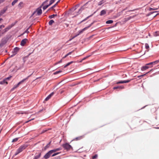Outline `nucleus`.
<instances>
[{"label": "nucleus", "mask_w": 159, "mask_h": 159, "mask_svg": "<svg viewBox=\"0 0 159 159\" xmlns=\"http://www.w3.org/2000/svg\"><path fill=\"white\" fill-rule=\"evenodd\" d=\"M61 149V148H58L51 150L46 153V154L44 156V158L45 159H48L50 157L52 153L55 152L57 151L60 150Z\"/></svg>", "instance_id": "1"}, {"label": "nucleus", "mask_w": 159, "mask_h": 159, "mask_svg": "<svg viewBox=\"0 0 159 159\" xmlns=\"http://www.w3.org/2000/svg\"><path fill=\"white\" fill-rule=\"evenodd\" d=\"M28 146V145L27 144H23L20 146L18 149L16 150V153L14 155V156H16L20 152H21L24 150Z\"/></svg>", "instance_id": "2"}, {"label": "nucleus", "mask_w": 159, "mask_h": 159, "mask_svg": "<svg viewBox=\"0 0 159 159\" xmlns=\"http://www.w3.org/2000/svg\"><path fill=\"white\" fill-rule=\"evenodd\" d=\"M30 76V75L28 76L27 78L24 79L21 81H20L18 83V84H17L15 85L14 87L11 89V90L12 91L16 88L18 87L20 84H21L22 83L24 82L26 80L28 79V78H29Z\"/></svg>", "instance_id": "3"}, {"label": "nucleus", "mask_w": 159, "mask_h": 159, "mask_svg": "<svg viewBox=\"0 0 159 159\" xmlns=\"http://www.w3.org/2000/svg\"><path fill=\"white\" fill-rule=\"evenodd\" d=\"M62 146L65 149L67 150H69L72 149V148L71 146L68 143L63 144H62Z\"/></svg>", "instance_id": "4"}, {"label": "nucleus", "mask_w": 159, "mask_h": 159, "mask_svg": "<svg viewBox=\"0 0 159 159\" xmlns=\"http://www.w3.org/2000/svg\"><path fill=\"white\" fill-rule=\"evenodd\" d=\"M93 24V23H92L91 24L89 25V26H88L87 27H86L85 28H84L83 29H82L81 30H80V31H79V34H78L77 35H75V36L73 38V39L74 38L76 37V36H78V35H79L80 34L82 33H83V32L85 30H87V29H88V28H89V27H90Z\"/></svg>", "instance_id": "5"}, {"label": "nucleus", "mask_w": 159, "mask_h": 159, "mask_svg": "<svg viewBox=\"0 0 159 159\" xmlns=\"http://www.w3.org/2000/svg\"><path fill=\"white\" fill-rule=\"evenodd\" d=\"M28 39H23L21 42L20 45L22 46H24L26 44Z\"/></svg>", "instance_id": "6"}, {"label": "nucleus", "mask_w": 159, "mask_h": 159, "mask_svg": "<svg viewBox=\"0 0 159 159\" xmlns=\"http://www.w3.org/2000/svg\"><path fill=\"white\" fill-rule=\"evenodd\" d=\"M130 81V80H123V81H120L116 83L117 84H123V83H128Z\"/></svg>", "instance_id": "7"}, {"label": "nucleus", "mask_w": 159, "mask_h": 159, "mask_svg": "<svg viewBox=\"0 0 159 159\" xmlns=\"http://www.w3.org/2000/svg\"><path fill=\"white\" fill-rule=\"evenodd\" d=\"M41 153L40 152L36 153L33 159H38L41 156Z\"/></svg>", "instance_id": "8"}, {"label": "nucleus", "mask_w": 159, "mask_h": 159, "mask_svg": "<svg viewBox=\"0 0 159 159\" xmlns=\"http://www.w3.org/2000/svg\"><path fill=\"white\" fill-rule=\"evenodd\" d=\"M19 50V48L18 47H16L14 49L13 51V55H16L17 52H18Z\"/></svg>", "instance_id": "9"}, {"label": "nucleus", "mask_w": 159, "mask_h": 159, "mask_svg": "<svg viewBox=\"0 0 159 159\" xmlns=\"http://www.w3.org/2000/svg\"><path fill=\"white\" fill-rule=\"evenodd\" d=\"M54 93L53 92L51 93L48 96L45 98V101H47L53 95Z\"/></svg>", "instance_id": "10"}, {"label": "nucleus", "mask_w": 159, "mask_h": 159, "mask_svg": "<svg viewBox=\"0 0 159 159\" xmlns=\"http://www.w3.org/2000/svg\"><path fill=\"white\" fill-rule=\"evenodd\" d=\"M36 11L37 12V14L38 15H40L42 13V10L41 9H38L36 10Z\"/></svg>", "instance_id": "11"}, {"label": "nucleus", "mask_w": 159, "mask_h": 159, "mask_svg": "<svg viewBox=\"0 0 159 159\" xmlns=\"http://www.w3.org/2000/svg\"><path fill=\"white\" fill-rule=\"evenodd\" d=\"M148 66V65H146V64L145 66L142 67L141 68V70L144 71L146 70V69H148L149 68V67Z\"/></svg>", "instance_id": "12"}, {"label": "nucleus", "mask_w": 159, "mask_h": 159, "mask_svg": "<svg viewBox=\"0 0 159 159\" xmlns=\"http://www.w3.org/2000/svg\"><path fill=\"white\" fill-rule=\"evenodd\" d=\"M157 63L156 61H153L152 62H150L149 63H148L146 64V65H155L157 64Z\"/></svg>", "instance_id": "13"}, {"label": "nucleus", "mask_w": 159, "mask_h": 159, "mask_svg": "<svg viewBox=\"0 0 159 159\" xmlns=\"http://www.w3.org/2000/svg\"><path fill=\"white\" fill-rule=\"evenodd\" d=\"M106 11L105 10H102L101 11V12H100V15L101 16L104 15L106 14Z\"/></svg>", "instance_id": "14"}, {"label": "nucleus", "mask_w": 159, "mask_h": 159, "mask_svg": "<svg viewBox=\"0 0 159 159\" xmlns=\"http://www.w3.org/2000/svg\"><path fill=\"white\" fill-rule=\"evenodd\" d=\"M124 87L123 86H117V87H113V89H124Z\"/></svg>", "instance_id": "15"}, {"label": "nucleus", "mask_w": 159, "mask_h": 159, "mask_svg": "<svg viewBox=\"0 0 159 159\" xmlns=\"http://www.w3.org/2000/svg\"><path fill=\"white\" fill-rule=\"evenodd\" d=\"M51 141L48 144L44 147V150H46L50 146V144L51 143Z\"/></svg>", "instance_id": "16"}, {"label": "nucleus", "mask_w": 159, "mask_h": 159, "mask_svg": "<svg viewBox=\"0 0 159 159\" xmlns=\"http://www.w3.org/2000/svg\"><path fill=\"white\" fill-rule=\"evenodd\" d=\"M86 4H85V5H84V6H82V7H81V8L79 9V11H78V13H80L84 9V6L86 5V4Z\"/></svg>", "instance_id": "17"}, {"label": "nucleus", "mask_w": 159, "mask_h": 159, "mask_svg": "<svg viewBox=\"0 0 159 159\" xmlns=\"http://www.w3.org/2000/svg\"><path fill=\"white\" fill-rule=\"evenodd\" d=\"M6 11V9L3 10H2L0 12V16L1 15H3L4 13Z\"/></svg>", "instance_id": "18"}, {"label": "nucleus", "mask_w": 159, "mask_h": 159, "mask_svg": "<svg viewBox=\"0 0 159 159\" xmlns=\"http://www.w3.org/2000/svg\"><path fill=\"white\" fill-rule=\"evenodd\" d=\"M74 62L73 61H70L69 62H68V63H67L66 65H65L64 66V68H66V67H67L68 66H69V65H70V64H71V63H73Z\"/></svg>", "instance_id": "19"}, {"label": "nucleus", "mask_w": 159, "mask_h": 159, "mask_svg": "<svg viewBox=\"0 0 159 159\" xmlns=\"http://www.w3.org/2000/svg\"><path fill=\"white\" fill-rule=\"evenodd\" d=\"M113 21L112 20H110L107 21L106 22V24H110L113 23Z\"/></svg>", "instance_id": "20"}, {"label": "nucleus", "mask_w": 159, "mask_h": 159, "mask_svg": "<svg viewBox=\"0 0 159 159\" xmlns=\"http://www.w3.org/2000/svg\"><path fill=\"white\" fill-rule=\"evenodd\" d=\"M93 14L91 15H90L88 16L86 18H85V19H84V20H82L81 22L80 23H81L82 22H83L85 20H87L89 17L91 16L92 15H93Z\"/></svg>", "instance_id": "21"}, {"label": "nucleus", "mask_w": 159, "mask_h": 159, "mask_svg": "<svg viewBox=\"0 0 159 159\" xmlns=\"http://www.w3.org/2000/svg\"><path fill=\"white\" fill-rule=\"evenodd\" d=\"M145 46L146 49L147 50V51H148L149 50V48L148 44V43H146L145 44Z\"/></svg>", "instance_id": "22"}, {"label": "nucleus", "mask_w": 159, "mask_h": 159, "mask_svg": "<svg viewBox=\"0 0 159 159\" xmlns=\"http://www.w3.org/2000/svg\"><path fill=\"white\" fill-rule=\"evenodd\" d=\"M23 3L22 2H20L18 6L20 8H22L23 7Z\"/></svg>", "instance_id": "23"}, {"label": "nucleus", "mask_w": 159, "mask_h": 159, "mask_svg": "<svg viewBox=\"0 0 159 159\" xmlns=\"http://www.w3.org/2000/svg\"><path fill=\"white\" fill-rule=\"evenodd\" d=\"M53 23H54V21L53 20H51L49 22V24L50 25H52Z\"/></svg>", "instance_id": "24"}, {"label": "nucleus", "mask_w": 159, "mask_h": 159, "mask_svg": "<svg viewBox=\"0 0 159 159\" xmlns=\"http://www.w3.org/2000/svg\"><path fill=\"white\" fill-rule=\"evenodd\" d=\"M57 16V14H53L52 15L49 16V18L50 19H52L55 16Z\"/></svg>", "instance_id": "25"}, {"label": "nucleus", "mask_w": 159, "mask_h": 159, "mask_svg": "<svg viewBox=\"0 0 159 159\" xmlns=\"http://www.w3.org/2000/svg\"><path fill=\"white\" fill-rule=\"evenodd\" d=\"M18 0H14L11 3L12 6H14L18 1Z\"/></svg>", "instance_id": "26"}, {"label": "nucleus", "mask_w": 159, "mask_h": 159, "mask_svg": "<svg viewBox=\"0 0 159 159\" xmlns=\"http://www.w3.org/2000/svg\"><path fill=\"white\" fill-rule=\"evenodd\" d=\"M60 0H59L55 4H54L51 7V8L52 9L55 7L57 5L58 3L60 2Z\"/></svg>", "instance_id": "27"}, {"label": "nucleus", "mask_w": 159, "mask_h": 159, "mask_svg": "<svg viewBox=\"0 0 159 159\" xmlns=\"http://www.w3.org/2000/svg\"><path fill=\"white\" fill-rule=\"evenodd\" d=\"M55 0H51L50 1V3L48 5L50 6L53 3Z\"/></svg>", "instance_id": "28"}, {"label": "nucleus", "mask_w": 159, "mask_h": 159, "mask_svg": "<svg viewBox=\"0 0 159 159\" xmlns=\"http://www.w3.org/2000/svg\"><path fill=\"white\" fill-rule=\"evenodd\" d=\"M104 2L103 0H102L101 1H100L98 3V5L100 6Z\"/></svg>", "instance_id": "29"}, {"label": "nucleus", "mask_w": 159, "mask_h": 159, "mask_svg": "<svg viewBox=\"0 0 159 159\" xmlns=\"http://www.w3.org/2000/svg\"><path fill=\"white\" fill-rule=\"evenodd\" d=\"M49 6L48 5L46 6H44L43 7V10H45L46 9H47Z\"/></svg>", "instance_id": "30"}, {"label": "nucleus", "mask_w": 159, "mask_h": 159, "mask_svg": "<svg viewBox=\"0 0 159 159\" xmlns=\"http://www.w3.org/2000/svg\"><path fill=\"white\" fill-rule=\"evenodd\" d=\"M149 72H148L146 73V74H148V73H149ZM146 75V74H143V75H140L138 76V78H140V77H143L144 76V75Z\"/></svg>", "instance_id": "31"}, {"label": "nucleus", "mask_w": 159, "mask_h": 159, "mask_svg": "<svg viewBox=\"0 0 159 159\" xmlns=\"http://www.w3.org/2000/svg\"><path fill=\"white\" fill-rule=\"evenodd\" d=\"M18 139H19L18 138H15V139H13L12 141V142H16V141H17L18 140Z\"/></svg>", "instance_id": "32"}, {"label": "nucleus", "mask_w": 159, "mask_h": 159, "mask_svg": "<svg viewBox=\"0 0 159 159\" xmlns=\"http://www.w3.org/2000/svg\"><path fill=\"white\" fill-rule=\"evenodd\" d=\"M29 28H28L25 31V32L24 33H23L22 34H21V35H23V34H24V33H29V31H28V30H29Z\"/></svg>", "instance_id": "33"}, {"label": "nucleus", "mask_w": 159, "mask_h": 159, "mask_svg": "<svg viewBox=\"0 0 159 159\" xmlns=\"http://www.w3.org/2000/svg\"><path fill=\"white\" fill-rule=\"evenodd\" d=\"M98 157V155L97 154H96L94 156L92 157V158L93 159H94Z\"/></svg>", "instance_id": "34"}, {"label": "nucleus", "mask_w": 159, "mask_h": 159, "mask_svg": "<svg viewBox=\"0 0 159 159\" xmlns=\"http://www.w3.org/2000/svg\"><path fill=\"white\" fill-rule=\"evenodd\" d=\"M159 35V32H156L154 34V35L155 36H157V35Z\"/></svg>", "instance_id": "35"}, {"label": "nucleus", "mask_w": 159, "mask_h": 159, "mask_svg": "<svg viewBox=\"0 0 159 159\" xmlns=\"http://www.w3.org/2000/svg\"><path fill=\"white\" fill-rule=\"evenodd\" d=\"M5 83V80H3L2 81L0 82V84H2ZM6 84H7V82H6Z\"/></svg>", "instance_id": "36"}, {"label": "nucleus", "mask_w": 159, "mask_h": 159, "mask_svg": "<svg viewBox=\"0 0 159 159\" xmlns=\"http://www.w3.org/2000/svg\"><path fill=\"white\" fill-rule=\"evenodd\" d=\"M7 31H6V30H5V29H4V30H3L2 31V34H4L5 33H6Z\"/></svg>", "instance_id": "37"}, {"label": "nucleus", "mask_w": 159, "mask_h": 159, "mask_svg": "<svg viewBox=\"0 0 159 159\" xmlns=\"http://www.w3.org/2000/svg\"><path fill=\"white\" fill-rule=\"evenodd\" d=\"M61 72H62V71H61V70H59V71H57L54 73V74L55 75L59 73H60Z\"/></svg>", "instance_id": "38"}, {"label": "nucleus", "mask_w": 159, "mask_h": 159, "mask_svg": "<svg viewBox=\"0 0 159 159\" xmlns=\"http://www.w3.org/2000/svg\"><path fill=\"white\" fill-rule=\"evenodd\" d=\"M59 153V152H57V153H54V154H53L52 155V157L58 155Z\"/></svg>", "instance_id": "39"}, {"label": "nucleus", "mask_w": 159, "mask_h": 159, "mask_svg": "<svg viewBox=\"0 0 159 159\" xmlns=\"http://www.w3.org/2000/svg\"><path fill=\"white\" fill-rule=\"evenodd\" d=\"M13 26V25H9L8 26L7 28L8 29V30L10 29L12 26Z\"/></svg>", "instance_id": "40"}, {"label": "nucleus", "mask_w": 159, "mask_h": 159, "mask_svg": "<svg viewBox=\"0 0 159 159\" xmlns=\"http://www.w3.org/2000/svg\"><path fill=\"white\" fill-rule=\"evenodd\" d=\"M48 0H46V1H45L43 2L42 4V5H43L45 4L46 2H48Z\"/></svg>", "instance_id": "41"}, {"label": "nucleus", "mask_w": 159, "mask_h": 159, "mask_svg": "<svg viewBox=\"0 0 159 159\" xmlns=\"http://www.w3.org/2000/svg\"><path fill=\"white\" fill-rule=\"evenodd\" d=\"M157 8H156V9H153V8H151V7H150L149 8V11H151V10H157Z\"/></svg>", "instance_id": "42"}, {"label": "nucleus", "mask_w": 159, "mask_h": 159, "mask_svg": "<svg viewBox=\"0 0 159 159\" xmlns=\"http://www.w3.org/2000/svg\"><path fill=\"white\" fill-rule=\"evenodd\" d=\"M90 56H86V57H84L83 59H82V60H85L86 59H87V58H88V57H89Z\"/></svg>", "instance_id": "43"}, {"label": "nucleus", "mask_w": 159, "mask_h": 159, "mask_svg": "<svg viewBox=\"0 0 159 159\" xmlns=\"http://www.w3.org/2000/svg\"><path fill=\"white\" fill-rule=\"evenodd\" d=\"M5 27V26L3 25H0V29H2L4 28Z\"/></svg>", "instance_id": "44"}, {"label": "nucleus", "mask_w": 159, "mask_h": 159, "mask_svg": "<svg viewBox=\"0 0 159 159\" xmlns=\"http://www.w3.org/2000/svg\"><path fill=\"white\" fill-rule=\"evenodd\" d=\"M73 52H74V51H72L70 52L67 54H68V55H70Z\"/></svg>", "instance_id": "45"}, {"label": "nucleus", "mask_w": 159, "mask_h": 159, "mask_svg": "<svg viewBox=\"0 0 159 159\" xmlns=\"http://www.w3.org/2000/svg\"><path fill=\"white\" fill-rule=\"evenodd\" d=\"M68 56V55L67 54H66L64 57H62V59H64V58H66Z\"/></svg>", "instance_id": "46"}, {"label": "nucleus", "mask_w": 159, "mask_h": 159, "mask_svg": "<svg viewBox=\"0 0 159 159\" xmlns=\"http://www.w3.org/2000/svg\"><path fill=\"white\" fill-rule=\"evenodd\" d=\"M5 30H6L7 31L9 30H8V29L7 28V27L5 28Z\"/></svg>", "instance_id": "47"}, {"label": "nucleus", "mask_w": 159, "mask_h": 159, "mask_svg": "<svg viewBox=\"0 0 159 159\" xmlns=\"http://www.w3.org/2000/svg\"><path fill=\"white\" fill-rule=\"evenodd\" d=\"M75 9H76L75 8H72V10L73 11H74L75 10Z\"/></svg>", "instance_id": "48"}, {"label": "nucleus", "mask_w": 159, "mask_h": 159, "mask_svg": "<svg viewBox=\"0 0 159 159\" xmlns=\"http://www.w3.org/2000/svg\"><path fill=\"white\" fill-rule=\"evenodd\" d=\"M62 61V60H61L60 61H59L58 62V63H60Z\"/></svg>", "instance_id": "49"}, {"label": "nucleus", "mask_w": 159, "mask_h": 159, "mask_svg": "<svg viewBox=\"0 0 159 159\" xmlns=\"http://www.w3.org/2000/svg\"><path fill=\"white\" fill-rule=\"evenodd\" d=\"M156 61H157V63H158L159 62V59L158 60H157Z\"/></svg>", "instance_id": "50"}, {"label": "nucleus", "mask_w": 159, "mask_h": 159, "mask_svg": "<svg viewBox=\"0 0 159 159\" xmlns=\"http://www.w3.org/2000/svg\"><path fill=\"white\" fill-rule=\"evenodd\" d=\"M83 61V60H82V59L80 61V62H82V61Z\"/></svg>", "instance_id": "51"}, {"label": "nucleus", "mask_w": 159, "mask_h": 159, "mask_svg": "<svg viewBox=\"0 0 159 159\" xmlns=\"http://www.w3.org/2000/svg\"><path fill=\"white\" fill-rule=\"evenodd\" d=\"M76 139V140H78L79 139V138H77Z\"/></svg>", "instance_id": "52"}, {"label": "nucleus", "mask_w": 159, "mask_h": 159, "mask_svg": "<svg viewBox=\"0 0 159 159\" xmlns=\"http://www.w3.org/2000/svg\"><path fill=\"white\" fill-rule=\"evenodd\" d=\"M156 12V11L154 12H153V13H154V12ZM150 13L151 14H152V13H153V12H150Z\"/></svg>", "instance_id": "53"}, {"label": "nucleus", "mask_w": 159, "mask_h": 159, "mask_svg": "<svg viewBox=\"0 0 159 159\" xmlns=\"http://www.w3.org/2000/svg\"><path fill=\"white\" fill-rule=\"evenodd\" d=\"M30 120H29V121H30ZM29 121H27L26 122V123H27V122H28Z\"/></svg>", "instance_id": "54"}, {"label": "nucleus", "mask_w": 159, "mask_h": 159, "mask_svg": "<svg viewBox=\"0 0 159 159\" xmlns=\"http://www.w3.org/2000/svg\"><path fill=\"white\" fill-rule=\"evenodd\" d=\"M23 113H22V112L21 113H18V114H23Z\"/></svg>", "instance_id": "55"}, {"label": "nucleus", "mask_w": 159, "mask_h": 159, "mask_svg": "<svg viewBox=\"0 0 159 159\" xmlns=\"http://www.w3.org/2000/svg\"><path fill=\"white\" fill-rule=\"evenodd\" d=\"M133 10H130L129 11H133Z\"/></svg>", "instance_id": "56"}, {"label": "nucleus", "mask_w": 159, "mask_h": 159, "mask_svg": "<svg viewBox=\"0 0 159 159\" xmlns=\"http://www.w3.org/2000/svg\"><path fill=\"white\" fill-rule=\"evenodd\" d=\"M7 79H9V78H8H8H7Z\"/></svg>", "instance_id": "57"}, {"label": "nucleus", "mask_w": 159, "mask_h": 159, "mask_svg": "<svg viewBox=\"0 0 159 159\" xmlns=\"http://www.w3.org/2000/svg\"><path fill=\"white\" fill-rule=\"evenodd\" d=\"M1 31V30H0V31Z\"/></svg>", "instance_id": "58"}]
</instances>
